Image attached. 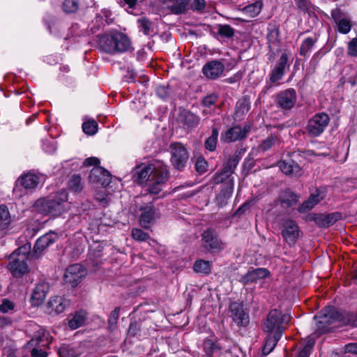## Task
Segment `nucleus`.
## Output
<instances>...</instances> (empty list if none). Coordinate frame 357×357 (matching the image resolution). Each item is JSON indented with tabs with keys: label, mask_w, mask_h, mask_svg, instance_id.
I'll return each instance as SVG.
<instances>
[{
	"label": "nucleus",
	"mask_w": 357,
	"mask_h": 357,
	"mask_svg": "<svg viewBox=\"0 0 357 357\" xmlns=\"http://www.w3.org/2000/svg\"><path fill=\"white\" fill-rule=\"evenodd\" d=\"M38 183V176L30 172L22 175L17 181V185L23 186L26 190L33 189Z\"/></svg>",
	"instance_id": "obj_33"
},
{
	"label": "nucleus",
	"mask_w": 357,
	"mask_h": 357,
	"mask_svg": "<svg viewBox=\"0 0 357 357\" xmlns=\"http://www.w3.org/2000/svg\"><path fill=\"white\" fill-rule=\"evenodd\" d=\"M318 41V36L307 37L301 44L299 48V54L301 56H307L312 50L316 43Z\"/></svg>",
	"instance_id": "obj_41"
},
{
	"label": "nucleus",
	"mask_w": 357,
	"mask_h": 357,
	"mask_svg": "<svg viewBox=\"0 0 357 357\" xmlns=\"http://www.w3.org/2000/svg\"><path fill=\"white\" fill-rule=\"evenodd\" d=\"M331 18L334 21L335 24L339 22V21H341L346 18V15L342 10L339 8H336L331 10Z\"/></svg>",
	"instance_id": "obj_64"
},
{
	"label": "nucleus",
	"mask_w": 357,
	"mask_h": 357,
	"mask_svg": "<svg viewBox=\"0 0 357 357\" xmlns=\"http://www.w3.org/2000/svg\"><path fill=\"white\" fill-rule=\"evenodd\" d=\"M222 349V346L219 342V339L215 335L206 337L202 341L203 357H214L216 354L220 355Z\"/></svg>",
	"instance_id": "obj_20"
},
{
	"label": "nucleus",
	"mask_w": 357,
	"mask_h": 357,
	"mask_svg": "<svg viewBox=\"0 0 357 357\" xmlns=\"http://www.w3.org/2000/svg\"><path fill=\"white\" fill-rule=\"evenodd\" d=\"M336 25L337 26L338 32L342 34H347L349 32H350L352 28L351 21L347 17L341 21H339Z\"/></svg>",
	"instance_id": "obj_59"
},
{
	"label": "nucleus",
	"mask_w": 357,
	"mask_h": 357,
	"mask_svg": "<svg viewBox=\"0 0 357 357\" xmlns=\"http://www.w3.org/2000/svg\"><path fill=\"white\" fill-rule=\"evenodd\" d=\"M167 165L160 162H156L151 164H141L137 166L134 170L133 178L135 182L138 184H144L151 181L157 176L158 170L165 168Z\"/></svg>",
	"instance_id": "obj_6"
},
{
	"label": "nucleus",
	"mask_w": 357,
	"mask_h": 357,
	"mask_svg": "<svg viewBox=\"0 0 357 357\" xmlns=\"http://www.w3.org/2000/svg\"><path fill=\"white\" fill-rule=\"evenodd\" d=\"M289 66V56L287 53L282 54L274 67L271 69L268 75V80H266V84L263 88L262 92L268 93L273 85H279L280 81L286 73V68Z\"/></svg>",
	"instance_id": "obj_5"
},
{
	"label": "nucleus",
	"mask_w": 357,
	"mask_h": 357,
	"mask_svg": "<svg viewBox=\"0 0 357 357\" xmlns=\"http://www.w3.org/2000/svg\"><path fill=\"white\" fill-rule=\"evenodd\" d=\"M267 40L268 43V48L271 50V44L278 45L280 43V31L279 26L276 24H269L268 27Z\"/></svg>",
	"instance_id": "obj_38"
},
{
	"label": "nucleus",
	"mask_w": 357,
	"mask_h": 357,
	"mask_svg": "<svg viewBox=\"0 0 357 357\" xmlns=\"http://www.w3.org/2000/svg\"><path fill=\"white\" fill-rule=\"evenodd\" d=\"M321 200L319 192L318 190H316L315 193L311 194L306 200L299 205L297 211L300 213H305L312 210Z\"/></svg>",
	"instance_id": "obj_34"
},
{
	"label": "nucleus",
	"mask_w": 357,
	"mask_h": 357,
	"mask_svg": "<svg viewBox=\"0 0 357 357\" xmlns=\"http://www.w3.org/2000/svg\"><path fill=\"white\" fill-rule=\"evenodd\" d=\"M300 195L290 188L281 189L277 198L274 200V204L280 206L282 209L287 211L294 208L299 202Z\"/></svg>",
	"instance_id": "obj_14"
},
{
	"label": "nucleus",
	"mask_w": 357,
	"mask_h": 357,
	"mask_svg": "<svg viewBox=\"0 0 357 357\" xmlns=\"http://www.w3.org/2000/svg\"><path fill=\"white\" fill-rule=\"evenodd\" d=\"M338 309L333 305L325 306L318 314L314 317L317 321V331L320 335L331 333L333 331L331 326L333 324L337 322Z\"/></svg>",
	"instance_id": "obj_4"
},
{
	"label": "nucleus",
	"mask_w": 357,
	"mask_h": 357,
	"mask_svg": "<svg viewBox=\"0 0 357 357\" xmlns=\"http://www.w3.org/2000/svg\"><path fill=\"white\" fill-rule=\"evenodd\" d=\"M276 139L277 137L271 134L259 144V151L265 152L269 151L275 145Z\"/></svg>",
	"instance_id": "obj_56"
},
{
	"label": "nucleus",
	"mask_w": 357,
	"mask_h": 357,
	"mask_svg": "<svg viewBox=\"0 0 357 357\" xmlns=\"http://www.w3.org/2000/svg\"><path fill=\"white\" fill-rule=\"evenodd\" d=\"M206 5L205 0H193L191 3L190 2L189 10L193 12L203 13L206 8Z\"/></svg>",
	"instance_id": "obj_62"
},
{
	"label": "nucleus",
	"mask_w": 357,
	"mask_h": 357,
	"mask_svg": "<svg viewBox=\"0 0 357 357\" xmlns=\"http://www.w3.org/2000/svg\"><path fill=\"white\" fill-rule=\"evenodd\" d=\"M98 123L95 120L85 121L82 123L83 132L88 135H93L98 131Z\"/></svg>",
	"instance_id": "obj_57"
},
{
	"label": "nucleus",
	"mask_w": 357,
	"mask_h": 357,
	"mask_svg": "<svg viewBox=\"0 0 357 357\" xmlns=\"http://www.w3.org/2000/svg\"><path fill=\"white\" fill-rule=\"evenodd\" d=\"M103 249L104 247L100 243L91 246L89 249V259L95 261L100 258L102 256Z\"/></svg>",
	"instance_id": "obj_58"
},
{
	"label": "nucleus",
	"mask_w": 357,
	"mask_h": 357,
	"mask_svg": "<svg viewBox=\"0 0 357 357\" xmlns=\"http://www.w3.org/2000/svg\"><path fill=\"white\" fill-rule=\"evenodd\" d=\"M89 43L91 47L112 55L126 52L131 48L130 38L125 33L117 30L96 35Z\"/></svg>",
	"instance_id": "obj_1"
},
{
	"label": "nucleus",
	"mask_w": 357,
	"mask_h": 357,
	"mask_svg": "<svg viewBox=\"0 0 357 357\" xmlns=\"http://www.w3.org/2000/svg\"><path fill=\"white\" fill-rule=\"evenodd\" d=\"M121 312L119 306L116 307L109 314L107 319V329L110 333L114 332L117 328L118 320Z\"/></svg>",
	"instance_id": "obj_42"
},
{
	"label": "nucleus",
	"mask_w": 357,
	"mask_h": 357,
	"mask_svg": "<svg viewBox=\"0 0 357 357\" xmlns=\"http://www.w3.org/2000/svg\"><path fill=\"white\" fill-rule=\"evenodd\" d=\"M234 188V182L229 181L225 185L221 186L220 192L216 195L215 202L219 207L225 206L228 200L232 195Z\"/></svg>",
	"instance_id": "obj_27"
},
{
	"label": "nucleus",
	"mask_w": 357,
	"mask_h": 357,
	"mask_svg": "<svg viewBox=\"0 0 357 357\" xmlns=\"http://www.w3.org/2000/svg\"><path fill=\"white\" fill-rule=\"evenodd\" d=\"M45 250V238L44 236H40L36 241L33 252L31 253V257L33 259H38L43 256V252Z\"/></svg>",
	"instance_id": "obj_52"
},
{
	"label": "nucleus",
	"mask_w": 357,
	"mask_h": 357,
	"mask_svg": "<svg viewBox=\"0 0 357 357\" xmlns=\"http://www.w3.org/2000/svg\"><path fill=\"white\" fill-rule=\"evenodd\" d=\"M267 333L264 344L262 347V354L264 356L268 355L275 349L278 341L282 336L280 331H278V333Z\"/></svg>",
	"instance_id": "obj_31"
},
{
	"label": "nucleus",
	"mask_w": 357,
	"mask_h": 357,
	"mask_svg": "<svg viewBox=\"0 0 357 357\" xmlns=\"http://www.w3.org/2000/svg\"><path fill=\"white\" fill-rule=\"evenodd\" d=\"M172 92V89L169 85L161 84L157 86L155 88V93L157 96L165 101H167L170 98Z\"/></svg>",
	"instance_id": "obj_54"
},
{
	"label": "nucleus",
	"mask_w": 357,
	"mask_h": 357,
	"mask_svg": "<svg viewBox=\"0 0 357 357\" xmlns=\"http://www.w3.org/2000/svg\"><path fill=\"white\" fill-rule=\"evenodd\" d=\"M137 23L139 24V28L141 31L146 36H152L153 34V29H152V22L147 17H142L137 20Z\"/></svg>",
	"instance_id": "obj_49"
},
{
	"label": "nucleus",
	"mask_w": 357,
	"mask_h": 357,
	"mask_svg": "<svg viewBox=\"0 0 357 357\" xmlns=\"http://www.w3.org/2000/svg\"><path fill=\"white\" fill-rule=\"evenodd\" d=\"M108 24L109 22H107V15L106 13L104 15L98 14L96 15L95 18L92 20L89 25L90 31L91 33L95 34L100 29H104V27Z\"/></svg>",
	"instance_id": "obj_39"
},
{
	"label": "nucleus",
	"mask_w": 357,
	"mask_h": 357,
	"mask_svg": "<svg viewBox=\"0 0 357 357\" xmlns=\"http://www.w3.org/2000/svg\"><path fill=\"white\" fill-rule=\"evenodd\" d=\"M251 130L250 124H245L243 128L239 125H235L227 130L222 132L220 142L222 144H229L245 139Z\"/></svg>",
	"instance_id": "obj_11"
},
{
	"label": "nucleus",
	"mask_w": 357,
	"mask_h": 357,
	"mask_svg": "<svg viewBox=\"0 0 357 357\" xmlns=\"http://www.w3.org/2000/svg\"><path fill=\"white\" fill-rule=\"evenodd\" d=\"M347 54L357 57V37L352 38L347 45Z\"/></svg>",
	"instance_id": "obj_63"
},
{
	"label": "nucleus",
	"mask_w": 357,
	"mask_h": 357,
	"mask_svg": "<svg viewBox=\"0 0 357 357\" xmlns=\"http://www.w3.org/2000/svg\"><path fill=\"white\" fill-rule=\"evenodd\" d=\"M68 195L64 192H58L52 199L46 200V215L58 217L65 211Z\"/></svg>",
	"instance_id": "obj_16"
},
{
	"label": "nucleus",
	"mask_w": 357,
	"mask_h": 357,
	"mask_svg": "<svg viewBox=\"0 0 357 357\" xmlns=\"http://www.w3.org/2000/svg\"><path fill=\"white\" fill-rule=\"evenodd\" d=\"M219 99L217 93H211L204 96L201 100V105L204 107L210 108L214 105Z\"/></svg>",
	"instance_id": "obj_55"
},
{
	"label": "nucleus",
	"mask_w": 357,
	"mask_h": 357,
	"mask_svg": "<svg viewBox=\"0 0 357 357\" xmlns=\"http://www.w3.org/2000/svg\"><path fill=\"white\" fill-rule=\"evenodd\" d=\"M90 183L105 188L112 181L111 173L102 167H93L89 175Z\"/></svg>",
	"instance_id": "obj_19"
},
{
	"label": "nucleus",
	"mask_w": 357,
	"mask_h": 357,
	"mask_svg": "<svg viewBox=\"0 0 357 357\" xmlns=\"http://www.w3.org/2000/svg\"><path fill=\"white\" fill-rule=\"evenodd\" d=\"M40 341L38 338H33L24 346V350L30 351L33 357H45V353L41 349H38Z\"/></svg>",
	"instance_id": "obj_40"
},
{
	"label": "nucleus",
	"mask_w": 357,
	"mask_h": 357,
	"mask_svg": "<svg viewBox=\"0 0 357 357\" xmlns=\"http://www.w3.org/2000/svg\"><path fill=\"white\" fill-rule=\"evenodd\" d=\"M229 312L232 322L234 323L238 328L246 327L250 323V317L248 313L245 311L243 302L234 301L229 306Z\"/></svg>",
	"instance_id": "obj_13"
},
{
	"label": "nucleus",
	"mask_w": 357,
	"mask_h": 357,
	"mask_svg": "<svg viewBox=\"0 0 357 357\" xmlns=\"http://www.w3.org/2000/svg\"><path fill=\"white\" fill-rule=\"evenodd\" d=\"M158 198H154L139 207L141 214L139 215V222L141 226L144 229H149L156 218L160 217V213L154 206V201Z\"/></svg>",
	"instance_id": "obj_12"
},
{
	"label": "nucleus",
	"mask_w": 357,
	"mask_h": 357,
	"mask_svg": "<svg viewBox=\"0 0 357 357\" xmlns=\"http://www.w3.org/2000/svg\"><path fill=\"white\" fill-rule=\"evenodd\" d=\"M296 98V90L294 88H289L278 93L276 102L282 109H291L295 105Z\"/></svg>",
	"instance_id": "obj_22"
},
{
	"label": "nucleus",
	"mask_w": 357,
	"mask_h": 357,
	"mask_svg": "<svg viewBox=\"0 0 357 357\" xmlns=\"http://www.w3.org/2000/svg\"><path fill=\"white\" fill-rule=\"evenodd\" d=\"M225 70V66L221 60L213 59L203 66L202 73L206 79L216 80L223 75Z\"/></svg>",
	"instance_id": "obj_17"
},
{
	"label": "nucleus",
	"mask_w": 357,
	"mask_h": 357,
	"mask_svg": "<svg viewBox=\"0 0 357 357\" xmlns=\"http://www.w3.org/2000/svg\"><path fill=\"white\" fill-rule=\"evenodd\" d=\"M12 218L8 208L5 205L0 206V230L8 227L10 224Z\"/></svg>",
	"instance_id": "obj_44"
},
{
	"label": "nucleus",
	"mask_w": 357,
	"mask_h": 357,
	"mask_svg": "<svg viewBox=\"0 0 357 357\" xmlns=\"http://www.w3.org/2000/svg\"><path fill=\"white\" fill-rule=\"evenodd\" d=\"M271 272L266 268H250L248 271L239 280L243 285L256 282L258 280L266 279L269 277Z\"/></svg>",
	"instance_id": "obj_23"
},
{
	"label": "nucleus",
	"mask_w": 357,
	"mask_h": 357,
	"mask_svg": "<svg viewBox=\"0 0 357 357\" xmlns=\"http://www.w3.org/2000/svg\"><path fill=\"white\" fill-rule=\"evenodd\" d=\"M290 318L288 314H282L281 310L273 309L266 317L264 330L266 333H278L280 331L281 334L283 335L284 327L282 324L289 321Z\"/></svg>",
	"instance_id": "obj_7"
},
{
	"label": "nucleus",
	"mask_w": 357,
	"mask_h": 357,
	"mask_svg": "<svg viewBox=\"0 0 357 357\" xmlns=\"http://www.w3.org/2000/svg\"><path fill=\"white\" fill-rule=\"evenodd\" d=\"M315 344V340L307 336L305 344L298 351L296 357H310Z\"/></svg>",
	"instance_id": "obj_43"
},
{
	"label": "nucleus",
	"mask_w": 357,
	"mask_h": 357,
	"mask_svg": "<svg viewBox=\"0 0 357 357\" xmlns=\"http://www.w3.org/2000/svg\"><path fill=\"white\" fill-rule=\"evenodd\" d=\"M250 108L251 102L250 96L248 95L243 96L236 103L233 114L234 119H241L249 112Z\"/></svg>",
	"instance_id": "obj_29"
},
{
	"label": "nucleus",
	"mask_w": 357,
	"mask_h": 357,
	"mask_svg": "<svg viewBox=\"0 0 357 357\" xmlns=\"http://www.w3.org/2000/svg\"><path fill=\"white\" fill-rule=\"evenodd\" d=\"M86 312L84 310L76 311L70 314L68 321V326L71 330H75L84 325L87 319Z\"/></svg>",
	"instance_id": "obj_35"
},
{
	"label": "nucleus",
	"mask_w": 357,
	"mask_h": 357,
	"mask_svg": "<svg viewBox=\"0 0 357 357\" xmlns=\"http://www.w3.org/2000/svg\"><path fill=\"white\" fill-rule=\"evenodd\" d=\"M191 0H163V3L174 15L185 14L189 10Z\"/></svg>",
	"instance_id": "obj_26"
},
{
	"label": "nucleus",
	"mask_w": 357,
	"mask_h": 357,
	"mask_svg": "<svg viewBox=\"0 0 357 357\" xmlns=\"http://www.w3.org/2000/svg\"><path fill=\"white\" fill-rule=\"evenodd\" d=\"M179 121L184 127L194 128L197 127L200 121V118L191 111L183 109L179 113Z\"/></svg>",
	"instance_id": "obj_30"
},
{
	"label": "nucleus",
	"mask_w": 357,
	"mask_h": 357,
	"mask_svg": "<svg viewBox=\"0 0 357 357\" xmlns=\"http://www.w3.org/2000/svg\"><path fill=\"white\" fill-rule=\"evenodd\" d=\"M278 166L282 173L287 176L299 177L302 174V169L300 165L292 159L280 160L278 162Z\"/></svg>",
	"instance_id": "obj_25"
},
{
	"label": "nucleus",
	"mask_w": 357,
	"mask_h": 357,
	"mask_svg": "<svg viewBox=\"0 0 357 357\" xmlns=\"http://www.w3.org/2000/svg\"><path fill=\"white\" fill-rule=\"evenodd\" d=\"M69 189L74 192H79L83 190L82 177L79 174H73L68 181Z\"/></svg>",
	"instance_id": "obj_45"
},
{
	"label": "nucleus",
	"mask_w": 357,
	"mask_h": 357,
	"mask_svg": "<svg viewBox=\"0 0 357 357\" xmlns=\"http://www.w3.org/2000/svg\"><path fill=\"white\" fill-rule=\"evenodd\" d=\"M131 234L132 238L138 241H146L150 238V235L141 229L133 228Z\"/></svg>",
	"instance_id": "obj_61"
},
{
	"label": "nucleus",
	"mask_w": 357,
	"mask_h": 357,
	"mask_svg": "<svg viewBox=\"0 0 357 357\" xmlns=\"http://www.w3.org/2000/svg\"><path fill=\"white\" fill-rule=\"evenodd\" d=\"M153 180L150 182L147 191L150 194L158 195L162 191V185L165 184L169 178L170 174L168 169V167L166 166L165 168H162L161 170H158V173Z\"/></svg>",
	"instance_id": "obj_21"
},
{
	"label": "nucleus",
	"mask_w": 357,
	"mask_h": 357,
	"mask_svg": "<svg viewBox=\"0 0 357 357\" xmlns=\"http://www.w3.org/2000/svg\"><path fill=\"white\" fill-rule=\"evenodd\" d=\"M86 275L85 268L80 264L70 265L65 271L63 280L66 284L75 288Z\"/></svg>",
	"instance_id": "obj_15"
},
{
	"label": "nucleus",
	"mask_w": 357,
	"mask_h": 357,
	"mask_svg": "<svg viewBox=\"0 0 357 357\" xmlns=\"http://www.w3.org/2000/svg\"><path fill=\"white\" fill-rule=\"evenodd\" d=\"M31 252V244L26 243L13 251L9 256L8 269L14 278H22L29 271L27 260Z\"/></svg>",
	"instance_id": "obj_2"
},
{
	"label": "nucleus",
	"mask_w": 357,
	"mask_h": 357,
	"mask_svg": "<svg viewBox=\"0 0 357 357\" xmlns=\"http://www.w3.org/2000/svg\"><path fill=\"white\" fill-rule=\"evenodd\" d=\"M149 332L144 321L139 319H131L126 333L127 338L142 340L148 337Z\"/></svg>",
	"instance_id": "obj_18"
},
{
	"label": "nucleus",
	"mask_w": 357,
	"mask_h": 357,
	"mask_svg": "<svg viewBox=\"0 0 357 357\" xmlns=\"http://www.w3.org/2000/svg\"><path fill=\"white\" fill-rule=\"evenodd\" d=\"M219 136V130L216 127H213L211 134L204 141V149L209 152H214L217 149L218 139Z\"/></svg>",
	"instance_id": "obj_37"
},
{
	"label": "nucleus",
	"mask_w": 357,
	"mask_h": 357,
	"mask_svg": "<svg viewBox=\"0 0 357 357\" xmlns=\"http://www.w3.org/2000/svg\"><path fill=\"white\" fill-rule=\"evenodd\" d=\"M45 301V284L41 282L38 283L33 291L30 298V303L32 306L39 307L43 304Z\"/></svg>",
	"instance_id": "obj_32"
},
{
	"label": "nucleus",
	"mask_w": 357,
	"mask_h": 357,
	"mask_svg": "<svg viewBox=\"0 0 357 357\" xmlns=\"http://www.w3.org/2000/svg\"><path fill=\"white\" fill-rule=\"evenodd\" d=\"M281 236L283 240L290 246H294L299 237L300 228L296 220L290 218H284L280 224Z\"/></svg>",
	"instance_id": "obj_9"
},
{
	"label": "nucleus",
	"mask_w": 357,
	"mask_h": 357,
	"mask_svg": "<svg viewBox=\"0 0 357 357\" xmlns=\"http://www.w3.org/2000/svg\"><path fill=\"white\" fill-rule=\"evenodd\" d=\"M208 162L204 157L199 156V158H197L195 162V170L199 174H203L206 173L208 171Z\"/></svg>",
	"instance_id": "obj_60"
},
{
	"label": "nucleus",
	"mask_w": 357,
	"mask_h": 357,
	"mask_svg": "<svg viewBox=\"0 0 357 357\" xmlns=\"http://www.w3.org/2000/svg\"><path fill=\"white\" fill-rule=\"evenodd\" d=\"M243 152L244 150L242 149H236L234 154L223 165L224 169L227 170L229 174L232 175L234 172L235 169L241 159Z\"/></svg>",
	"instance_id": "obj_36"
},
{
	"label": "nucleus",
	"mask_w": 357,
	"mask_h": 357,
	"mask_svg": "<svg viewBox=\"0 0 357 357\" xmlns=\"http://www.w3.org/2000/svg\"><path fill=\"white\" fill-rule=\"evenodd\" d=\"M229 181L234 182V178L231 177V175L229 174L227 170L224 169L223 167L220 172L215 173L213 176V183L215 184H222V185H225V183Z\"/></svg>",
	"instance_id": "obj_46"
},
{
	"label": "nucleus",
	"mask_w": 357,
	"mask_h": 357,
	"mask_svg": "<svg viewBox=\"0 0 357 357\" xmlns=\"http://www.w3.org/2000/svg\"><path fill=\"white\" fill-rule=\"evenodd\" d=\"M193 270L196 273L208 275L211 272L210 262L204 259H197L194 263Z\"/></svg>",
	"instance_id": "obj_47"
},
{
	"label": "nucleus",
	"mask_w": 357,
	"mask_h": 357,
	"mask_svg": "<svg viewBox=\"0 0 357 357\" xmlns=\"http://www.w3.org/2000/svg\"><path fill=\"white\" fill-rule=\"evenodd\" d=\"M70 305V301L61 296L52 297L46 304L49 314H59Z\"/></svg>",
	"instance_id": "obj_24"
},
{
	"label": "nucleus",
	"mask_w": 357,
	"mask_h": 357,
	"mask_svg": "<svg viewBox=\"0 0 357 357\" xmlns=\"http://www.w3.org/2000/svg\"><path fill=\"white\" fill-rule=\"evenodd\" d=\"M218 34L222 38H231L235 34V29L229 24H218Z\"/></svg>",
	"instance_id": "obj_53"
},
{
	"label": "nucleus",
	"mask_w": 357,
	"mask_h": 357,
	"mask_svg": "<svg viewBox=\"0 0 357 357\" xmlns=\"http://www.w3.org/2000/svg\"><path fill=\"white\" fill-rule=\"evenodd\" d=\"M201 247L206 253L215 255L226 248V243L220 238L218 232L213 227H208L201 234Z\"/></svg>",
	"instance_id": "obj_3"
},
{
	"label": "nucleus",
	"mask_w": 357,
	"mask_h": 357,
	"mask_svg": "<svg viewBox=\"0 0 357 357\" xmlns=\"http://www.w3.org/2000/svg\"><path fill=\"white\" fill-rule=\"evenodd\" d=\"M337 323L341 326L357 328V312L338 309Z\"/></svg>",
	"instance_id": "obj_28"
},
{
	"label": "nucleus",
	"mask_w": 357,
	"mask_h": 357,
	"mask_svg": "<svg viewBox=\"0 0 357 357\" xmlns=\"http://www.w3.org/2000/svg\"><path fill=\"white\" fill-rule=\"evenodd\" d=\"M169 148L171 149L170 162L172 165L178 171H183L189 158L186 148L180 142L171 144Z\"/></svg>",
	"instance_id": "obj_8"
},
{
	"label": "nucleus",
	"mask_w": 357,
	"mask_h": 357,
	"mask_svg": "<svg viewBox=\"0 0 357 357\" xmlns=\"http://www.w3.org/2000/svg\"><path fill=\"white\" fill-rule=\"evenodd\" d=\"M330 121L329 116L325 113H317L309 120L306 129L310 137H316L321 135Z\"/></svg>",
	"instance_id": "obj_10"
},
{
	"label": "nucleus",
	"mask_w": 357,
	"mask_h": 357,
	"mask_svg": "<svg viewBox=\"0 0 357 357\" xmlns=\"http://www.w3.org/2000/svg\"><path fill=\"white\" fill-rule=\"evenodd\" d=\"M79 8V0H63V10L67 14L75 13Z\"/></svg>",
	"instance_id": "obj_51"
},
{
	"label": "nucleus",
	"mask_w": 357,
	"mask_h": 357,
	"mask_svg": "<svg viewBox=\"0 0 357 357\" xmlns=\"http://www.w3.org/2000/svg\"><path fill=\"white\" fill-rule=\"evenodd\" d=\"M324 220V228H328L330 226L336 223L338 220L342 218V215L340 212H333L327 214L323 213Z\"/></svg>",
	"instance_id": "obj_50"
},
{
	"label": "nucleus",
	"mask_w": 357,
	"mask_h": 357,
	"mask_svg": "<svg viewBox=\"0 0 357 357\" xmlns=\"http://www.w3.org/2000/svg\"><path fill=\"white\" fill-rule=\"evenodd\" d=\"M59 357H77V349L70 344H63L58 350Z\"/></svg>",
	"instance_id": "obj_48"
}]
</instances>
